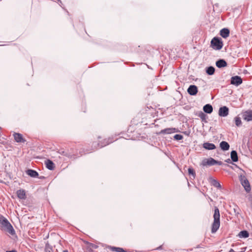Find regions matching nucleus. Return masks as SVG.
I'll return each mask as SVG.
<instances>
[{
  "label": "nucleus",
  "mask_w": 252,
  "mask_h": 252,
  "mask_svg": "<svg viewBox=\"0 0 252 252\" xmlns=\"http://www.w3.org/2000/svg\"><path fill=\"white\" fill-rule=\"evenodd\" d=\"M0 229L1 231L8 233L11 235L15 234V231L8 220L0 214Z\"/></svg>",
  "instance_id": "f257e3e1"
},
{
  "label": "nucleus",
  "mask_w": 252,
  "mask_h": 252,
  "mask_svg": "<svg viewBox=\"0 0 252 252\" xmlns=\"http://www.w3.org/2000/svg\"><path fill=\"white\" fill-rule=\"evenodd\" d=\"M214 221L212 224L211 232L216 233L220 226V214L219 209L217 207L215 208L213 215Z\"/></svg>",
  "instance_id": "f03ea898"
},
{
  "label": "nucleus",
  "mask_w": 252,
  "mask_h": 252,
  "mask_svg": "<svg viewBox=\"0 0 252 252\" xmlns=\"http://www.w3.org/2000/svg\"><path fill=\"white\" fill-rule=\"evenodd\" d=\"M223 42L220 37L215 36L211 41L210 46L214 50H220L223 47Z\"/></svg>",
  "instance_id": "7ed1b4c3"
},
{
  "label": "nucleus",
  "mask_w": 252,
  "mask_h": 252,
  "mask_svg": "<svg viewBox=\"0 0 252 252\" xmlns=\"http://www.w3.org/2000/svg\"><path fill=\"white\" fill-rule=\"evenodd\" d=\"M239 179L246 191L247 192H249L251 190V186L246 176L245 175H240L239 176Z\"/></svg>",
  "instance_id": "20e7f679"
},
{
  "label": "nucleus",
  "mask_w": 252,
  "mask_h": 252,
  "mask_svg": "<svg viewBox=\"0 0 252 252\" xmlns=\"http://www.w3.org/2000/svg\"><path fill=\"white\" fill-rule=\"evenodd\" d=\"M112 138H109L108 139H105L99 143L94 142L93 143V147H94V149L102 148L115 141V140H112Z\"/></svg>",
  "instance_id": "39448f33"
},
{
  "label": "nucleus",
  "mask_w": 252,
  "mask_h": 252,
  "mask_svg": "<svg viewBox=\"0 0 252 252\" xmlns=\"http://www.w3.org/2000/svg\"><path fill=\"white\" fill-rule=\"evenodd\" d=\"M59 153L62 155L65 156L69 158L75 159L77 158V155H76L73 150L71 149L70 150H68L67 151H65L63 150H60L59 151Z\"/></svg>",
  "instance_id": "423d86ee"
},
{
  "label": "nucleus",
  "mask_w": 252,
  "mask_h": 252,
  "mask_svg": "<svg viewBox=\"0 0 252 252\" xmlns=\"http://www.w3.org/2000/svg\"><path fill=\"white\" fill-rule=\"evenodd\" d=\"M243 83V80L239 76H232L230 79V84L236 86L240 85Z\"/></svg>",
  "instance_id": "0eeeda50"
},
{
  "label": "nucleus",
  "mask_w": 252,
  "mask_h": 252,
  "mask_svg": "<svg viewBox=\"0 0 252 252\" xmlns=\"http://www.w3.org/2000/svg\"><path fill=\"white\" fill-rule=\"evenodd\" d=\"M219 115L220 117H226L229 114V108L226 106L220 107L219 110Z\"/></svg>",
  "instance_id": "6e6552de"
},
{
  "label": "nucleus",
  "mask_w": 252,
  "mask_h": 252,
  "mask_svg": "<svg viewBox=\"0 0 252 252\" xmlns=\"http://www.w3.org/2000/svg\"><path fill=\"white\" fill-rule=\"evenodd\" d=\"M187 92L190 95H195L198 92L197 87L194 85H190L187 89Z\"/></svg>",
  "instance_id": "1a4fd4ad"
},
{
  "label": "nucleus",
  "mask_w": 252,
  "mask_h": 252,
  "mask_svg": "<svg viewBox=\"0 0 252 252\" xmlns=\"http://www.w3.org/2000/svg\"><path fill=\"white\" fill-rule=\"evenodd\" d=\"M178 131V130L177 128H173V127H170V128H166L162 129L159 132V134H171L173 133L177 132Z\"/></svg>",
  "instance_id": "9d476101"
},
{
  "label": "nucleus",
  "mask_w": 252,
  "mask_h": 252,
  "mask_svg": "<svg viewBox=\"0 0 252 252\" xmlns=\"http://www.w3.org/2000/svg\"><path fill=\"white\" fill-rule=\"evenodd\" d=\"M243 118L247 122L252 121V110H247L243 114Z\"/></svg>",
  "instance_id": "9b49d317"
},
{
  "label": "nucleus",
  "mask_w": 252,
  "mask_h": 252,
  "mask_svg": "<svg viewBox=\"0 0 252 252\" xmlns=\"http://www.w3.org/2000/svg\"><path fill=\"white\" fill-rule=\"evenodd\" d=\"M216 159L212 158H209L206 160H203L202 164L203 166H212L215 165Z\"/></svg>",
  "instance_id": "f8f14e48"
},
{
  "label": "nucleus",
  "mask_w": 252,
  "mask_h": 252,
  "mask_svg": "<svg viewBox=\"0 0 252 252\" xmlns=\"http://www.w3.org/2000/svg\"><path fill=\"white\" fill-rule=\"evenodd\" d=\"M202 147L207 150H212L216 148L214 144L209 142H204L202 145Z\"/></svg>",
  "instance_id": "ddd939ff"
},
{
  "label": "nucleus",
  "mask_w": 252,
  "mask_h": 252,
  "mask_svg": "<svg viewBox=\"0 0 252 252\" xmlns=\"http://www.w3.org/2000/svg\"><path fill=\"white\" fill-rule=\"evenodd\" d=\"M26 173L32 178H37L39 176L38 173L36 170L32 169H27Z\"/></svg>",
  "instance_id": "4468645a"
},
{
  "label": "nucleus",
  "mask_w": 252,
  "mask_h": 252,
  "mask_svg": "<svg viewBox=\"0 0 252 252\" xmlns=\"http://www.w3.org/2000/svg\"><path fill=\"white\" fill-rule=\"evenodd\" d=\"M13 136L15 140L18 143H24L26 140L23 138V135L19 133H14Z\"/></svg>",
  "instance_id": "2eb2a0df"
},
{
  "label": "nucleus",
  "mask_w": 252,
  "mask_h": 252,
  "mask_svg": "<svg viewBox=\"0 0 252 252\" xmlns=\"http://www.w3.org/2000/svg\"><path fill=\"white\" fill-rule=\"evenodd\" d=\"M227 65V62L222 59H219L216 62V65L217 67L221 68L226 66Z\"/></svg>",
  "instance_id": "dca6fc26"
},
{
  "label": "nucleus",
  "mask_w": 252,
  "mask_h": 252,
  "mask_svg": "<svg viewBox=\"0 0 252 252\" xmlns=\"http://www.w3.org/2000/svg\"><path fill=\"white\" fill-rule=\"evenodd\" d=\"M230 31L227 28H223L220 31V35L224 38H226L227 37H228Z\"/></svg>",
  "instance_id": "f3484780"
},
{
  "label": "nucleus",
  "mask_w": 252,
  "mask_h": 252,
  "mask_svg": "<svg viewBox=\"0 0 252 252\" xmlns=\"http://www.w3.org/2000/svg\"><path fill=\"white\" fill-rule=\"evenodd\" d=\"M220 147L221 150L226 151L229 149L230 145L228 142L222 141L220 143Z\"/></svg>",
  "instance_id": "a211bd4d"
},
{
  "label": "nucleus",
  "mask_w": 252,
  "mask_h": 252,
  "mask_svg": "<svg viewBox=\"0 0 252 252\" xmlns=\"http://www.w3.org/2000/svg\"><path fill=\"white\" fill-rule=\"evenodd\" d=\"M203 110L205 113L211 114L213 111V108L210 104H207L203 106Z\"/></svg>",
  "instance_id": "6ab92c4d"
},
{
  "label": "nucleus",
  "mask_w": 252,
  "mask_h": 252,
  "mask_svg": "<svg viewBox=\"0 0 252 252\" xmlns=\"http://www.w3.org/2000/svg\"><path fill=\"white\" fill-rule=\"evenodd\" d=\"M46 167L50 170L54 169L55 166L54 163L50 159H47L45 162Z\"/></svg>",
  "instance_id": "aec40b11"
},
{
  "label": "nucleus",
  "mask_w": 252,
  "mask_h": 252,
  "mask_svg": "<svg viewBox=\"0 0 252 252\" xmlns=\"http://www.w3.org/2000/svg\"><path fill=\"white\" fill-rule=\"evenodd\" d=\"M197 116L200 118L202 121L207 123L208 122L207 121V119L208 118V116L206 114H205L204 112H203L202 111H200L197 112Z\"/></svg>",
  "instance_id": "412c9836"
},
{
  "label": "nucleus",
  "mask_w": 252,
  "mask_h": 252,
  "mask_svg": "<svg viewBox=\"0 0 252 252\" xmlns=\"http://www.w3.org/2000/svg\"><path fill=\"white\" fill-rule=\"evenodd\" d=\"M17 195L20 199H25L26 198V192L24 189H19L17 191Z\"/></svg>",
  "instance_id": "4be33fe9"
},
{
  "label": "nucleus",
  "mask_w": 252,
  "mask_h": 252,
  "mask_svg": "<svg viewBox=\"0 0 252 252\" xmlns=\"http://www.w3.org/2000/svg\"><path fill=\"white\" fill-rule=\"evenodd\" d=\"M230 157L233 162H237L238 160L237 153L236 151L233 150L230 153Z\"/></svg>",
  "instance_id": "5701e85b"
},
{
  "label": "nucleus",
  "mask_w": 252,
  "mask_h": 252,
  "mask_svg": "<svg viewBox=\"0 0 252 252\" xmlns=\"http://www.w3.org/2000/svg\"><path fill=\"white\" fill-rule=\"evenodd\" d=\"M206 73L209 75H212L214 74L215 68L213 66H210L206 67Z\"/></svg>",
  "instance_id": "b1692460"
},
{
  "label": "nucleus",
  "mask_w": 252,
  "mask_h": 252,
  "mask_svg": "<svg viewBox=\"0 0 252 252\" xmlns=\"http://www.w3.org/2000/svg\"><path fill=\"white\" fill-rule=\"evenodd\" d=\"M238 236L241 238H247L249 237V233L247 230H242L239 232Z\"/></svg>",
  "instance_id": "393cba45"
},
{
  "label": "nucleus",
  "mask_w": 252,
  "mask_h": 252,
  "mask_svg": "<svg viewBox=\"0 0 252 252\" xmlns=\"http://www.w3.org/2000/svg\"><path fill=\"white\" fill-rule=\"evenodd\" d=\"M188 174L190 176L191 178L194 179L195 178V172L192 167H189L188 168Z\"/></svg>",
  "instance_id": "a878e982"
},
{
  "label": "nucleus",
  "mask_w": 252,
  "mask_h": 252,
  "mask_svg": "<svg viewBox=\"0 0 252 252\" xmlns=\"http://www.w3.org/2000/svg\"><path fill=\"white\" fill-rule=\"evenodd\" d=\"M110 249L114 252H127L126 250H124V249L120 247H116L114 246H110Z\"/></svg>",
  "instance_id": "bb28decb"
},
{
  "label": "nucleus",
  "mask_w": 252,
  "mask_h": 252,
  "mask_svg": "<svg viewBox=\"0 0 252 252\" xmlns=\"http://www.w3.org/2000/svg\"><path fill=\"white\" fill-rule=\"evenodd\" d=\"M212 185L218 188V189H221V185L220 184V183L216 180L215 179H213L212 181Z\"/></svg>",
  "instance_id": "cd10ccee"
},
{
  "label": "nucleus",
  "mask_w": 252,
  "mask_h": 252,
  "mask_svg": "<svg viewBox=\"0 0 252 252\" xmlns=\"http://www.w3.org/2000/svg\"><path fill=\"white\" fill-rule=\"evenodd\" d=\"M45 252H53V248L48 243H47L45 245Z\"/></svg>",
  "instance_id": "c85d7f7f"
},
{
  "label": "nucleus",
  "mask_w": 252,
  "mask_h": 252,
  "mask_svg": "<svg viewBox=\"0 0 252 252\" xmlns=\"http://www.w3.org/2000/svg\"><path fill=\"white\" fill-rule=\"evenodd\" d=\"M234 121L235 123V125L237 126H240L242 125V122L241 118L239 117H236L234 118Z\"/></svg>",
  "instance_id": "c756f323"
},
{
  "label": "nucleus",
  "mask_w": 252,
  "mask_h": 252,
  "mask_svg": "<svg viewBox=\"0 0 252 252\" xmlns=\"http://www.w3.org/2000/svg\"><path fill=\"white\" fill-rule=\"evenodd\" d=\"M174 139L175 140L179 141L183 139V136L181 134H176L174 136Z\"/></svg>",
  "instance_id": "7c9ffc66"
},
{
  "label": "nucleus",
  "mask_w": 252,
  "mask_h": 252,
  "mask_svg": "<svg viewBox=\"0 0 252 252\" xmlns=\"http://www.w3.org/2000/svg\"><path fill=\"white\" fill-rule=\"evenodd\" d=\"M90 152H91L90 150H88V149L85 150V149H83L82 150H81L79 152L81 155H83V154H86L87 153H89Z\"/></svg>",
  "instance_id": "2f4dec72"
},
{
  "label": "nucleus",
  "mask_w": 252,
  "mask_h": 252,
  "mask_svg": "<svg viewBox=\"0 0 252 252\" xmlns=\"http://www.w3.org/2000/svg\"><path fill=\"white\" fill-rule=\"evenodd\" d=\"M234 212L235 213V214H239L240 212V209L237 206H236L235 208L233 209Z\"/></svg>",
  "instance_id": "473e14b6"
},
{
  "label": "nucleus",
  "mask_w": 252,
  "mask_h": 252,
  "mask_svg": "<svg viewBox=\"0 0 252 252\" xmlns=\"http://www.w3.org/2000/svg\"><path fill=\"white\" fill-rule=\"evenodd\" d=\"M216 164H217V165H221L223 164V163L221 161H219V160H216L215 165Z\"/></svg>",
  "instance_id": "72a5a7b5"
},
{
  "label": "nucleus",
  "mask_w": 252,
  "mask_h": 252,
  "mask_svg": "<svg viewBox=\"0 0 252 252\" xmlns=\"http://www.w3.org/2000/svg\"><path fill=\"white\" fill-rule=\"evenodd\" d=\"M225 161L226 162L229 163H231V160L229 158H228V159H226Z\"/></svg>",
  "instance_id": "f704fd0d"
},
{
  "label": "nucleus",
  "mask_w": 252,
  "mask_h": 252,
  "mask_svg": "<svg viewBox=\"0 0 252 252\" xmlns=\"http://www.w3.org/2000/svg\"><path fill=\"white\" fill-rule=\"evenodd\" d=\"M6 252H17V251L15 250H12L11 251H7Z\"/></svg>",
  "instance_id": "c9c22d12"
},
{
  "label": "nucleus",
  "mask_w": 252,
  "mask_h": 252,
  "mask_svg": "<svg viewBox=\"0 0 252 252\" xmlns=\"http://www.w3.org/2000/svg\"><path fill=\"white\" fill-rule=\"evenodd\" d=\"M162 246H160L159 247H158V248H157V250H161V249H162Z\"/></svg>",
  "instance_id": "e433bc0d"
},
{
  "label": "nucleus",
  "mask_w": 252,
  "mask_h": 252,
  "mask_svg": "<svg viewBox=\"0 0 252 252\" xmlns=\"http://www.w3.org/2000/svg\"><path fill=\"white\" fill-rule=\"evenodd\" d=\"M38 178L40 179H43L45 178V177L43 176H41L39 177Z\"/></svg>",
  "instance_id": "4c0bfd02"
},
{
  "label": "nucleus",
  "mask_w": 252,
  "mask_h": 252,
  "mask_svg": "<svg viewBox=\"0 0 252 252\" xmlns=\"http://www.w3.org/2000/svg\"><path fill=\"white\" fill-rule=\"evenodd\" d=\"M250 201H251V207H252V197L250 198Z\"/></svg>",
  "instance_id": "58836bf2"
},
{
  "label": "nucleus",
  "mask_w": 252,
  "mask_h": 252,
  "mask_svg": "<svg viewBox=\"0 0 252 252\" xmlns=\"http://www.w3.org/2000/svg\"><path fill=\"white\" fill-rule=\"evenodd\" d=\"M228 252H235L233 249H231Z\"/></svg>",
  "instance_id": "ea45409f"
},
{
  "label": "nucleus",
  "mask_w": 252,
  "mask_h": 252,
  "mask_svg": "<svg viewBox=\"0 0 252 252\" xmlns=\"http://www.w3.org/2000/svg\"><path fill=\"white\" fill-rule=\"evenodd\" d=\"M63 252H68V251L67 250H64L63 251Z\"/></svg>",
  "instance_id": "a19ab883"
},
{
  "label": "nucleus",
  "mask_w": 252,
  "mask_h": 252,
  "mask_svg": "<svg viewBox=\"0 0 252 252\" xmlns=\"http://www.w3.org/2000/svg\"><path fill=\"white\" fill-rule=\"evenodd\" d=\"M93 247L94 248H97V246H96V245H94V246H93Z\"/></svg>",
  "instance_id": "79ce46f5"
},
{
  "label": "nucleus",
  "mask_w": 252,
  "mask_h": 252,
  "mask_svg": "<svg viewBox=\"0 0 252 252\" xmlns=\"http://www.w3.org/2000/svg\"><path fill=\"white\" fill-rule=\"evenodd\" d=\"M200 248V247L199 245L197 246V247H196V248Z\"/></svg>",
  "instance_id": "37998d69"
},
{
  "label": "nucleus",
  "mask_w": 252,
  "mask_h": 252,
  "mask_svg": "<svg viewBox=\"0 0 252 252\" xmlns=\"http://www.w3.org/2000/svg\"><path fill=\"white\" fill-rule=\"evenodd\" d=\"M58 1H60L61 3L62 2L61 0H58Z\"/></svg>",
  "instance_id": "c03bdc74"
}]
</instances>
